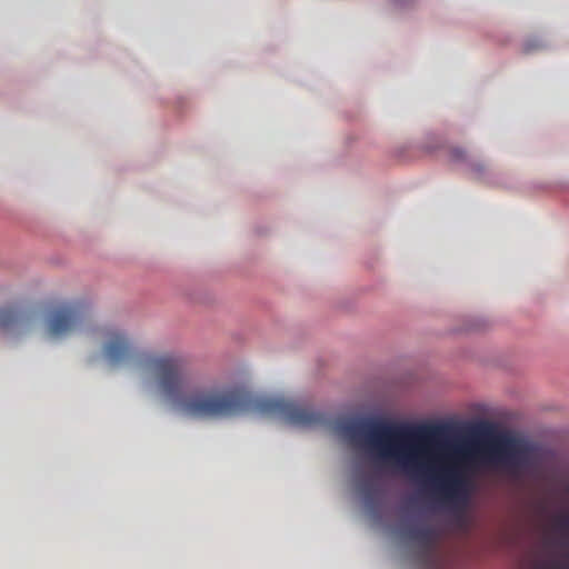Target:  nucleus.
<instances>
[{"mask_svg":"<svg viewBox=\"0 0 569 569\" xmlns=\"http://www.w3.org/2000/svg\"><path fill=\"white\" fill-rule=\"evenodd\" d=\"M482 170H485V166L483 164H480V163H473L472 164V171H475V173H479Z\"/></svg>","mask_w":569,"mask_h":569,"instance_id":"7","label":"nucleus"},{"mask_svg":"<svg viewBox=\"0 0 569 569\" xmlns=\"http://www.w3.org/2000/svg\"><path fill=\"white\" fill-rule=\"evenodd\" d=\"M87 316V308L78 302L50 306L43 312L44 335L50 339H63L79 331Z\"/></svg>","mask_w":569,"mask_h":569,"instance_id":"3","label":"nucleus"},{"mask_svg":"<svg viewBox=\"0 0 569 569\" xmlns=\"http://www.w3.org/2000/svg\"><path fill=\"white\" fill-rule=\"evenodd\" d=\"M38 318V312L21 303H9L0 307V333H24L29 331Z\"/></svg>","mask_w":569,"mask_h":569,"instance_id":"4","label":"nucleus"},{"mask_svg":"<svg viewBox=\"0 0 569 569\" xmlns=\"http://www.w3.org/2000/svg\"><path fill=\"white\" fill-rule=\"evenodd\" d=\"M456 159H462V151H455Z\"/></svg>","mask_w":569,"mask_h":569,"instance_id":"8","label":"nucleus"},{"mask_svg":"<svg viewBox=\"0 0 569 569\" xmlns=\"http://www.w3.org/2000/svg\"><path fill=\"white\" fill-rule=\"evenodd\" d=\"M538 48H540V43L537 40H532L525 43L523 51L529 53Z\"/></svg>","mask_w":569,"mask_h":569,"instance_id":"6","label":"nucleus"},{"mask_svg":"<svg viewBox=\"0 0 569 569\" xmlns=\"http://www.w3.org/2000/svg\"><path fill=\"white\" fill-rule=\"evenodd\" d=\"M409 536L419 542H429L432 538V530L429 527L413 528L409 531Z\"/></svg>","mask_w":569,"mask_h":569,"instance_id":"5","label":"nucleus"},{"mask_svg":"<svg viewBox=\"0 0 569 569\" xmlns=\"http://www.w3.org/2000/svg\"><path fill=\"white\" fill-rule=\"evenodd\" d=\"M101 337L103 356L111 365H132L174 409L190 418L214 420L256 411L302 428L328 422L325 413L283 398L258 397L244 387L197 385L178 357L140 351L119 329L102 330Z\"/></svg>","mask_w":569,"mask_h":569,"instance_id":"2","label":"nucleus"},{"mask_svg":"<svg viewBox=\"0 0 569 569\" xmlns=\"http://www.w3.org/2000/svg\"><path fill=\"white\" fill-rule=\"evenodd\" d=\"M336 428L352 445L367 447L382 461H392L417 478L431 470L426 460L443 461L432 485L435 497L445 503L466 501L465 471L473 463H501L516 469L528 461V450L513 440L490 446L475 442L442 446L451 432V427L446 423L411 426L360 419L339 422Z\"/></svg>","mask_w":569,"mask_h":569,"instance_id":"1","label":"nucleus"}]
</instances>
